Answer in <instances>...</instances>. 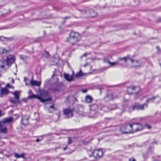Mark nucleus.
Returning a JSON list of instances; mask_svg holds the SVG:
<instances>
[{
    "instance_id": "obj_1",
    "label": "nucleus",
    "mask_w": 161,
    "mask_h": 161,
    "mask_svg": "<svg viewBox=\"0 0 161 161\" xmlns=\"http://www.w3.org/2000/svg\"><path fill=\"white\" fill-rule=\"evenodd\" d=\"M48 96L49 93L47 91H42L40 96L32 94L29 96L28 98L31 99H39L41 102L44 103L51 100V97H48Z\"/></svg>"
},
{
    "instance_id": "obj_2",
    "label": "nucleus",
    "mask_w": 161,
    "mask_h": 161,
    "mask_svg": "<svg viewBox=\"0 0 161 161\" xmlns=\"http://www.w3.org/2000/svg\"><path fill=\"white\" fill-rule=\"evenodd\" d=\"M121 59L125 62H127L129 67H136L141 66L140 63L137 60H134L132 58L125 57Z\"/></svg>"
},
{
    "instance_id": "obj_3",
    "label": "nucleus",
    "mask_w": 161,
    "mask_h": 161,
    "mask_svg": "<svg viewBox=\"0 0 161 161\" xmlns=\"http://www.w3.org/2000/svg\"><path fill=\"white\" fill-rule=\"evenodd\" d=\"M103 153L102 149H97L93 151H90L89 154L90 157L93 156L95 158H100L103 155Z\"/></svg>"
},
{
    "instance_id": "obj_4",
    "label": "nucleus",
    "mask_w": 161,
    "mask_h": 161,
    "mask_svg": "<svg viewBox=\"0 0 161 161\" xmlns=\"http://www.w3.org/2000/svg\"><path fill=\"white\" fill-rule=\"evenodd\" d=\"M80 39V36L76 32L71 31V43L75 44L78 42Z\"/></svg>"
},
{
    "instance_id": "obj_5",
    "label": "nucleus",
    "mask_w": 161,
    "mask_h": 161,
    "mask_svg": "<svg viewBox=\"0 0 161 161\" xmlns=\"http://www.w3.org/2000/svg\"><path fill=\"white\" fill-rule=\"evenodd\" d=\"M82 13L84 15V16L86 17H93L97 15V13L93 10L88 9L83 10Z\"/></svg>"
},
{
    "instance_id": "obj_6",
    "label": "nucleus",
    "mask_w": 161,
    "mask_h": 161,
    "mask_svg": "<svg viewBox=\"0 0 161 161\" xmlns=\"http://www.w3.org/2000/svg\"><path fill=\"white\" fill-rule=\"evenodd\" d=\"M132 127V133L142 130L143 129V126L140 123H133L131 124Z\"/></svg>"
},
{
    "instance_id": "obj_7",
    "label": "nucleus",
    "mask_w": 161,
    "mask_h": 161,
    "mask_svg": "<svg viewBox=\"0 0 161 161\" xmlns=\"http://www.w3.org/2000/svg\"><path fill=\"white\" fill-rule=\"evenodd\" d=\"M20 92V91H16L12 92V93L14 96L15 100H10V102L13 103H19V98Z\"/></svg>"
},
{
    "instance_id": "obj_8",
    "label": "nucleus",
    "mask_w": 161,
    "mask_h": 161,
    "mask_svg": "<svg viewBox=\"0 0 161 161\" xmlns=\"http://www.w3.org/2000/svg\"><path fill=\"white\" fill-rule=\"evenodd\" d=\"M147 107V105L146 104L142 105L137 104L132 106L131 108H130V110H133L134 109L143 110L144 109V107Z\"/></svg>"
},
{
    "instance_id": "obj_9",
    "label": "nucleus",
    "mask_w": 161,
    "mask_h": 161,
    "mask_svg": "<svg viewBox=\"0 0 161 161\" xmlns=\"http://www.w3.org/2000/svg\"><path fill=\"white\" fill-rule=\"evenodd\" d=\"M84 75L85 74H83L81 70L75 75H74L73 72L72 74L71 75V81L74 80L76 79L79 78Z\"/></svg>"
},
{
    "instance_id": "obj_10",
    "label": "nucleus",
    "mask_w": 161,
    "mask_h": 161,
    "mask_svg": "<svg viewBox=\"0 0 161 161\" xmlns=\"http://www.w3.org/2000/svg\"><path fill=\"white\" fill-rule=\"evenodd\" d=\"M15 60L14 56L10 55L7 57L6 60V62L7 65H10L14 63Z\"/></svg>"
},
{
    "instance_id": "obj_11",
    "label": "nucleus",
    "mask_w": 161,
    "mask_h": 161,
    "mask_svg": "<svg viewBox=\"0 0 161 161\" xmlns=\"http://www.w3.org/2000/svg\"><path fill=\"white\" fill-rule=\"evenodd\" d=\"M7 132V128L4 124H1L0 122V133H6Z\"/></svg>"
},
{
    "instance_id": "obj_12",
    "label": "nucleus",
    "mask_w": 161,
    "mask_h": 161,
    "mask_svg": "<svg viewBox=\"0 0 161 161\" xmlns=\"http://www.w3.org/2000/svg\"><path fill=\"white\" fill-rule=\"evenodd\" d=\"M29 117L28 116H24L23 117L21 120V123L24 125H26L28 124Z\"/></svg>"
},
{
    "instance_id": "obj_13",
    "label": "nucleus",
    "mask_w": 161,
    "mask_h": 161,
    "mask_svg": "<svg viewBox=\"0 0 161 161\" xmlns=\"http://www.w3.org/2000/svg\"><path fill=\"white\" fill-rule=\"evenodd\" d=\"M9 93V91L6 88H2L0 91V94L1 96L5 95Z\"/></svg>"
},
{
    "instance_id": "obj_14",
    "label": "nucleus",
    "mask_w": 161,
    "mask_h": 161,
    "mask_svg": "<svg viewBox=\"0 0 161 161\" xmlns=\"http://www.w3.org/2000/svg\"><path fill=\"white\" fill-rule=\"evenodd\" d=\"M13 121V119L11 117L5 118L1 122V124H4L5 125L6 124L9 123Z\"/></svg>"
},
{
    "instance_id": "obj_15",
    "label": "nucleus",
    "mask_w": 161,
    "mask_h": 161,
    "mask_svg": "<svg viewBox=\"0 0 161 161\" xmlns=\"http://www.w3.org/2000/svg\"><path fill=\"white\" fill-rule=\"evenodd\" d=\"M126 126V134L132 133V127L131 124L127 125Z\"/></svg>"
},
{
    "instance_id": "obj_16",
    "label": "nucleus",
    "mask_w": 161,
    "mask_h": 161,
    "mask_svg": "<svg viewBox=\"0 0 161 161\" xmlns=\"http://www.w3.org/2000/svg\"><path fill=\"white\" fill-rule=\"evenodd\" d=\"M30 84L33 86H39L41 84V82L40 81H37L33 80H31L30 81Z\"/></svg>"
},
{
    "instance_id": "obj_17",
    "label": "nucleus",
    "mask_w": 161,
    "mask_h": 161,
    "mask_svg": "<svg viewBox=\"0 0 161 161\" xmlns=\"http://www.w3.org/2000/svg\"><path fill=\"white\" fill-rule=\"evenodd\" d=\"M64 114L66 116L67 118H69L70 114V110L69 108L64 109L63 110Z\"/></svg>"
},
{
    "instance_id": "obj_18",
    "label": "nucleus",
    "mask_w": 161,
    "mask_h": 161,
    "mask_svg": "<svg viewBox=\"0 0 161 161\" xmlns=\"http://www.w3.org/2000/svg\"><path fill=\"white\" fill-rule=\"evenodd\" d=\"M92 100V98L89 95L87 96L85 98V101L86 103H90Z\"/></svg>"
},
{
    "instance_id": "obj_19",
    "label": "nucleus",
    "mask_w": 161,
    "mask_h": 161,
    "mask_svg": "<svg viewBox=\"0 0 161 161\" xmlns=\"http://www.w3.org/2000/svg\"><path fill=\"white\" fill-rule=\"evenodd\" d=\"M120 131L122 134H126V126L123 125L120 128Z\"/></svg>"
},
{
    "instance_id": "obj_20",
    "label": "nucleus",
    "mask_w": 161,
    "mask_h": 161,
    "mask_svg": "<svg viewBox=\"0 0 161 161\" xmlns=\"http://www.w3.org/2000/svg\"><path fill=\"white\" fill-rule=\"evenodd\" d=\"M64 77L65 79L67 81H69L70 80V78L69 75L64 74Z\"/></svg>"
},
{
    "instance_id": "obj_21",
    "label": "nucleus",
    "mask_w": 161,
    "mask_h": 161,
    "mask_svg": "<svg viewBox=\"0 0 161 161\" xmlns=\"http://www.w3.org/2000/svg\"><path fill=\"white\" fill-rule=\"evenodd\" d=\"M24 156V154H19L18 153H15L14 154V156L17 158L23 157Z\"/></svg>"
},
{
    "instance_id": "obj_22",
    "label": "nucleus",
    "mask_w": 161,
    "mask_h": 161,
    "mask_svg": "<svg viewBox=\"0 0 161 161\" xmlns=\"http://www.w3.org/2000/svg\"><path fill=\"white\" fill-rule=\"evenodd\" d=\"M135 88V87L134 86H132L129 87L127 89V92L129 94H131V92H129L132 91Z\"/></svg>"
},
{
    "instance_id": "obj_23",
    "label": "nucleus",
    "mask_w": 161,
    "mask_h": 161,
    "mask_svg": "<svg viewBox=\"0 0 161 161\" xmlns=\"http://www.w3.org/2000/svg\"><path fill=\"white\" fill-rule=\"evenodd\" d=\"M9 51H7L6 49L2 48H0V53H6Z\"/></svg>"
},
{
    "instance_id": "obj_24",
    "label": "nucleus",
    "mask_w": 161,
    "mask_h": 161,
    "mask_svg": "<svg viewBox=\"0 0 161 161\" xmlns=\"http://www.w3.org/2000/svg\"><path fill=\"white\" fill-rule=\"evenodd\" d=\"M5 88H6L7 89L8 88L14 89V87L13 86H11L10 84L8 83L6 85Z\"/></svg>"
},
{
    "instance_id": "obj_25",
    "label": "nucleus",
    "mask_w": 161,
    "mask_h": 161,
    "mask_svg": "<svg viewBox=\"0 0 161 161\" xmlns=\"http://www.w3.org/2000/svg\"><path fill=\"white\" fill-rule=\"evenodd\" d=\"M3 64V62L2 61L0 60V68H4V65Z\"/></svg>"
},
{
    "instance_id": "obj_26",
    "label": "nucleus",
    "mask_w": 161,
    "mask_h": 161,
    "mask_svg": "<svg viewBox=\"0 0 161 161\" xmlns=\"http://www.w3.org/2000/svg\"><path fill=\"white\" fill-rule=\"evenodd\" d=\"M108 63L109 64L111 65H112V66L116 65L117 64H118V62H116L111 63V62H110L109 61H108Z\"/></svg>"
},
{
    "instance_id": "obj_27",
    "label": "nucleus",
    "mask_w": 161,
    "mask_h": 161,
    "mask_svg": "<svg viewBox=\"0 0 161 161\" xmlns=\"http://www.w3.org/2000/svg\"><path fill=\"white\" fill-rule=\"evenodd\" d=\"M106 97L109 98L110 99H113V94H111V96H110V95H107Z\"/></svg>"
},
{
    "instance_id": "obj_28",
    "label": "nucleus",
    "mask_w": 161,
    "mask_h": 161,
    "mask_svg": "<svg viewBox=\"0 0 161 161\" xmlns=\"http://www.w3.org/2000/svg\"><path fill=\"white\" fill-rule=\"evenodd\" d=\"M112 106V107H111L110 106L109 107V108L110 109V110H112L116 108L115 106L114 105Z\"/></svg>"
},
{
    "instance_id": "obj_29",
    "label": "nucleus",
    "mask_w": 161,
    "mask_h": 161,
    "mask_svg": "<svg viewBox=\"0 0 161 161\" xmlns=\"http://www.w3.org/2000/svg\"><path fill=\"white\" fill-rule=\"evenodd\" d=\"M44 55L46 57H48L49 56V54L47 52H45L44 53Z\"/></svg>"
},
{
    "instance_id": "obj_30",
    "label": "nucleus",
    "mask_w": 161,
    "mask_h": 161,
    "mask_svg": "<svg viewBox=\"0 0 161 161\" xmlns=\"http://www.w3.org/2000/svg\"><path fill=\"white\" fill-rule=\"evenodd\" d=\"M129 161H136L135 159L133 158H130L129 159Z\"/></svg>"
},
{
    "instance_id": "obj_31",
    "label": "nucleus",
    "mask_w": 161,
    "mask_h": 161,
    "mask_svg": "<svg viewBox=\"0 0 161 161\" xmlns=\"http://www.w3.org/2000/svg\"><path fill=\"white\" fill-rule=\"evenodd\" d=\"M146 126L148 129H150L151 128V127L150 125H147Z\"/></svg>"
},
{
    "instance_id": "obj_32",
    "label": "nucleus",
    "mask_w": 161,
    "mask_h": 161,
    "mask_svg": "<svg viewBox=\"0 0 161 161\" xmlns=\"http://www.w3.org/2000/svg\"><path fill=\"white\" fill-rule=\"evenodd\" d=\"M82 92L83 93H86L87 92L86 89H83L82 90Z\"/></svg>"
},
{
    "instance_id": "obj_33",
    "label": "nucleus",
    "mask_w": 161,
    "mask_h": 161,
    "mask_svg": "<svg viewBox=\"0 0 161 161\" xmlns=\"http://www.w3.org/2000/svg\"><path fill=\"white\" fill-rule=\"evenodd\" d=\"M11 80H12V83L14 84V80L13 79H11Z\"/></svg>"
},
{
    "instance_id": "obj_34",
    "label": "nucleus",
    "mask_w": 161,
    "mask_h": 161,
    "mask_svg": "<svg viewBox=\"0 0 161 161\" xmlns=\"http://www.w3.org/2000/svg\"><path fill=\"white\" fill-rule=\"evenodd\" d=\"M3 114H2L1 112L0 111V116H2V115H3Z\"/></svg>"
},
{
    "instance_id": "obj_35",
    "label": "nucleus",
    "mask_w": 161,
    "mask_h": 161,
    "mask_svg": "<svg viewBox=\"0 0 161 161\" xmlns=\"http://www.w3.org/2000/svg\"><path fill=\"white\" fill-rule=\"evenodd\" d=\"M151 100H152V99H151V98L148 99L147 100V102H149V101Z\"/></svg>"
},
{
    "instance_id": "obj_36",
    "label": "nucleus",
    "mask_w": 161,
    "mask_h": 161,
    "mask_svg": "<svg viewBox=\"0 0 161 161\" xmlns=\"http://www.w3.org/2000/svg\"><path fill=\"white\" fill-rule=\"evenodd\" d=\"M88 65V64H85L84 65V66L85 67L86 66Z\"/></svg>"
},
{
    "instance_id": "obj_37",
    "label": "nucleus",
    "mask_w": 161,
    "mask_h": 161,
    "mask_svg": "<svg viewBox=\"0 0 161 161\" xmlns=\"http://www.w3.org/2000/svg\"><path fill=\"white\" fill-rule=\"evenodd\" d=\"M35 115H37V116H38V115H39V114H38V113H35Z\"/></svg>"
},
{
    "instance_id": "obj_38",
    "label": "nucleus",
    "mask_w": 161,
    "mask_h": 161,
    "mask_svg": "<svg viewBox=\"0 0 161 161\" xmlns=\"http://www.w3.org/2000/svg\"><path fill=\"white\" fill-rule=\"evenodd\" d=\"M39 141H40V140H39V139H37L36 140V141L37 142H39Z\"/></svg>"
},
{
    "instance_id": "obj_39",
    "label": "nucleus",
    "mask_w": 161,
    "mask_h": 161,
    "mask_svg": "<svg viewBox=\"0 0 161 161\" xmlns=\"http://www.w3.org/2000/svg\"><path fill=\"white\" fill-rule=\"evenodd\" d=\"M73 99H74L75 100V101H76V99L75 97H73Z\"/></svg>"
},
{
    "instance_id": "obj_40",
    "label": "nucleus",
    "mask_w": 161,
    "mask_h": 161,
    "mask_svg": "<svg viewBox=\"0 0 161 161\" xmlns=\"http://www.w3.org/2000/svg\"><path fill=\"white\" fill-rule=\"evenodd\" d=\"M50 108H53V106H50Z\"/></svg>"
},
{
    "instance_id": "obj_41",
    "label": "nucleus",
    "mask_w": 161,
    "mask_h": 161,
    "mask_svg": "<svg viewBox=\"0 0 161 161\" xmlns=\"http://www.w3.org/2000/svg\"><path fill=\"white\" fill-rule=\"evenodd\" d=\"M86 53H85V54H84L83 55V56H86Z\"/></svg>"
},
{
    "instance_id": "obj_42",
    "label": "nucleus",
    "mask_w": 161,
    "mask_h": 161,
    "mask_svg": "<svg viewBox=\"0 0 161 161\" xmlns=\"http://www.w3.org/2000/svg\"><path fill=\"white\" fill-rule=\"evenodd\" d=\"M160 80H161V75L160 76Z\"/></svg>"
},
{
    "instance_id": "obj_43",
    "label": "nucleus",
    "mask_w": 161,
    "mask_h": 161,
    "mask_svg": "<svg viewBox=\"0 0 161 161\" xmlns=\"http://www.w3.org/2000/svg\"><path fill=\"white\" fill-rule=\"evenodd\" d=\"M156 48L158 49V48H159V47H156Z\"/></svg>"
},
{
    "instance_id": "obj_44",
    "label": "nucleus",
    "mask_w": 161,
    "mask_h": 161,
    "mask_svg": "<svg viewBox=\"0 0 161 161\" xmlns=\"http://www.w3.org/2000/svg\"><path fill=\"white\" fill-rule=\"evenodd\" d=\"M65 149H66V148L65 147H64V150H65Z\"/></svg>"
},
{
    "instance_id": "obj_45",
    "label": "nucleus",
    "mask_w": 161,
    "mask_h": 161,
    "mask_svg": "<svg viewBox=\"0 0 161 161\" xmlns=\"http://www.w3.org/2000/svg\"><path fill=\"white\" fill-rule=\"evenodd\" d=\"M154 161H158V160H154Z\"/></svg>"
},
{
    "instance_id": "obj_46",
    "label": "nucleus",
    "mask_w": 161,
    "mask_h": 161,
    "mask_svg": "<svg viewBox=\"0 0 161 161\" xmlns=\"http://www.w3.org/2000/svg\"><path fill=\"white\" fill-rule=\"evenodd\" d=\"M71 116H72V112H71Z\"/></svg>"
},
{
    "instance_id": "obj_47",
    "label": "nucleus",
    "mask_w": 161,
    "mask_h": 161,
    "mask_svg": "<svg viewBox=\"0 0 161 161\" xmlns=\"http://www.w3.org/2000/svg\"><path fill=\"white\" fill-rule=\"evenodd\" d=\"M69 141H70L69 139Z\"/></svg>"
},
{
    "instance_id": "obj_48",
    "label": "nucleus",
    "mask_w": 161,
    "mask_h": 161,
    "mask_svg": "<svg viewBox=\"0 0 161 161\" xmlns=\"http://www.w3.org/2000/svg\"><path fill=\"white\" fill-rule=\"evenodd\" d=\"M1 153V151H0V153Z\"/></svg>"
}]
</instances>
